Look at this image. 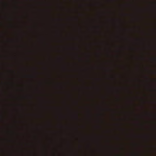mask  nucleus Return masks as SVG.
I'll return each instance as SVG.
<instances>
[{"label": "nucleus", "instance_id": "f257e3e1", "mask_svg": "<svg viewBox=\"0 0 156 156\" xmlns=\"http://www.w3.org/2000/svg\"><path fill=\"white\" fill-rule=\"evenodd\" d=\"M12 42V40L8 37L6 41L7 44V55L6 56V58L8 61L7 64V66L8 69L7 72V80L6 83L7 88V102H10V99L12 97V94L10 93V89L12 85V83L11 82V79L10 77V75L12 73V70L10 69L11 65L9 63V61L11 58V47L9 45V44H11Z\"/></svg>", "mask_w": 156, "mask_h": 156}, {"label": "nucleus", "instance_id": "f03ea898", "mask_svg": "<svg viewBox=\"0 0 156 156\" xmlns=\"http://www.w3.org/2000/svg\"><path fill=\"white\" fill-rule=\"evenodd\" d=\"M10 6L11 5L9 2L8 1L6 4V7L7 11L6 18L7 22V28L8 29L12 27V22L13 20V19L10 10Z\"/></svg>", "mask_w": 156, "mask_h": 156}, {"label": "nucleus", "instance_id": "7ed1b4c3", "mask_svg": "<svg viewBox=\"0 0 156 156\" xmlns=\"http://www.w3.org/2000/svg\"><path fill=\"white\" fill-rule=\"evenodd\" d=\"M12 131L11 130V126L8 124L7 126L6 135L7 138L6 139L7 144L8 148L9 149L11 146L10 144L12 142Z\"/></svg>", "mask_w": 156, "mask_h": 156}, {"label": "nucleus", "instance_id": "20e7f679", "mask_svg": "<svg viewBox=\"0 0 156 156\" xmlns=\"http://www.w3.org/2000/svg\"><path fill=\"white\" fill-rule=\"evenodd\" d=\"M7 156H12L11 153L9 150H8L7 151Z\"/></svg>", "mask_w": 156, "mask_h": 156}, {"label": "nucleus", "instance_id": "39448f33", "mask_svg": "<svg viewBox=\"0 0 156 156\" xmlns=\"http://www.w3.org/2000/svg\"><path fill=\"white\" fill-rule=\"evenodd\" d=\"M7 35L8 36L9 35V31L8 30L7 31Z\"/></svg>", "mask_w": 156, "mask_h": 156}, {"label": "nucleus", "instance_id": "423d86ee", "mask_svg": "<svg viewBox=\"0 0 156 156\" xmlns=\"http://www.w3.org/2000/svg\"><path fill=\"white\" fill-rule=\"evenodd\" d=\"M76 118L77 119H78V116L77 115H76Z\"/></svg>", "mask_w": 156, "mask_h": 156}]
</instances>
